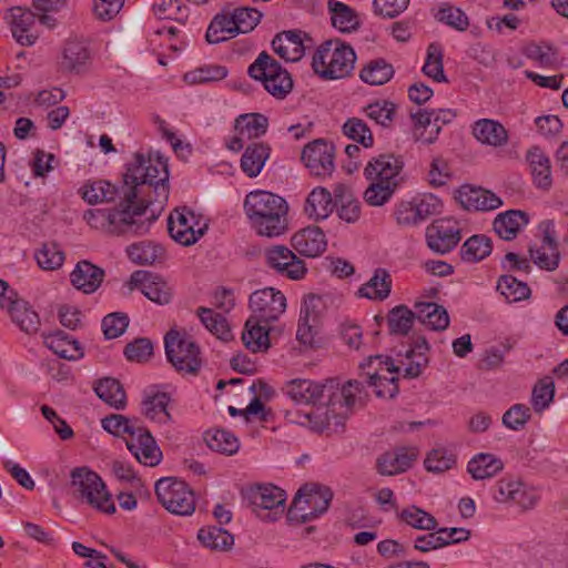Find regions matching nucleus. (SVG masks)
Segmentation results:
<instances>
[{"label":"nucleus","instance_id":"nucleus-1","mask_svg":"<svg viewBox=\"0 0 568 568\" xmlns=\"http://www.w3.org/2000/svg\"><path fill=\"white\" fill-rule=\"evenodd\" d=\"M244 211L251 229L258 236L278 237L288 231V204L277 194L252 191L244 200Z\"/></svg>","mask_w":568,"mask_h":568},{"label":"nucleus","instance_id":"nucleus-2","mask_svg":"<svg viewBox=\"0 0 568 568\" xmlns=\"http://www.w3.org/2000/svg\"><path fill=\"white\" fill-rule=\"evenodd\" d=\"M367 397L363 384L348 381L341 388L333 381V388L327 393L326 406H320L306 415L311 427L316 432H338L355 407L362 406Z\"/></svg>","mask_w":568,"mask_h":568},{"label":"nucleus","instance_id":"nucleus-3","mask_svg":"<svg viewBox=\"0 0 568 568\" xmlns=\"http://www.w3.org/2000/svg\"><path fill=\"white\" fill-rule=\"evenodd\" d=\"M169 170L166 161L160 156H145L144 154L136 153L132 161L128 164L124 174V186L122 187L123 199L128 205L144 204L143 201H138L139 185H149L154 187L156 202H164L169 196Z\"/></svg>","mask_w":568,"mask_h":568},{"label":"nucleus","instance_id":"nucleus-4","mask_svg":"<svg viewBox=\"0 0 568 568\" xmlns=\"http://www.w3.org/2000/svg\"><path fill=\"white\" fill-rule=\"evenodd\" d=\"M120 207V210L91 209L84 212L83 219L92 229L108 234L143 235L149 232L155 216H144L148 204L128 205L122 197Z\"/></svg>","mask_w":568,"mask_h":568},{"label":"nucleus","instance_id":"nucleus-5","mask_svg":"<svg viewBox=\"0 0 568 568\" xmlns=\"http://www.w3.org/2000/svg\"><path fill=\"white\" fill-rule=\"evenodd\" d=\"M354 49L339 39H331L317 47L312 61L314 72L325 80L346 78L354 70Z\"/></svg>","mask_w":568,"mask_h":568},{"label":"nucleus","instance_id":"nucleus-6","mask_svg":"<svg viewBox=\"0 0 568 568\" xmlns=\"http://www.w3.org/2000/svg\"><path fill=\"white\" fill-rule=\"evenodd\" d=\"M70 489L81 503L103 513L113 514L115 505L101 477L87 467L74 468L70 474Z\"/></svg>","mask_w":568,"mask_h":568},{"label":"nucleus","instance_id":"nucleus-7","mask_svg":"<svg viewBox=\"0 0 568 568\" xmlns=\"http://www.w3.org/2000/svg\"><path fill=\"white\" fill-rule=\"evenodd\" d=\"M248 75L263 83L264 89L276 99H284L293 89L290 73L267 52H261L247 69Z\"/></svg>","mask_w":568,"mask_h":568},{"label":"nucleus","instance_id":"nucleus-8","mask_svg":"<svg viewBox=\"0 0 568 568\" xmlns=\"http://www.w3.org/2000/svg\"><path fill=\"white\" fill-rule=\"evenodd\" d=\"M332 498L333 491L326 486L301 488L288 508V518L297 523L310 521L328 509Z\"/></svg>","mask_w":568,"mask_h":568},{"label":"nucleus","instance_id":"nucleus-9","mask_svg":"<svg viewBox=\"0 0 568 568\" xmlns=\"http://www.w3.org/2000/svg\"><path fill=\"white\" fill-rule=\"evenodd\" d=\"M252 511L264 521H275L285 509L286 494L274 485H256L244 493Z\"/></svg>","mask_w":568,"mask_h":568},{"label":"nucleus","instance_id":"nucleus-10","mask_svg":"<svg viewBox=\"0 0 568 568\" xmlns=\"http://www.w3.org/2000/svg\"><path fill=\"white\" fill-rule=\"evenodd\" d=\"M155 494L160 504L172 514L189 516L195 510L194 494L183 480L161 478L155 484Z\"/></svg>","mask_w":568,"mask_h":568},{"label":"nucleus","instance_id":"nucleus-11","mask_svg":"<svg viewBox=\"0 0 568 568\" xmlns=\"http://www.w3.org/2000/svg\"><path fill=\"white\" fill-rule=\"evenodd\" d=\"M165 354L181 372L195 373L201 366L200 348L185 333L171 329L164 337Z\"/></svg>","mask_w":568,"mask_h":568},{"label":"nucleus","instance_id":"nucleus-12","mask_svg":"<svg viewBox=\"0 0 568 568\" xmlns=\"http://www.w3.org/2000/svg\"><path fill=\"white\" fill-rule=\"evenodd\" d=\"M250 318L264 324L276 322L286 310L285 295L274 287L254 291L248 298Z\"/></svg>","mask_w":568,"mask_h":568},{"label":"nucleus","instance_id":"nucleus-13","mask_svg":"<svg viewBox=\"0 0 568 568\" xmlns=\"http://www.w3.org/2000/svg\"><path fill=\"white\" fill-rule=\"evenodd\" d=\"M440 210L442 201L428 193L415 196L410 201L399 202L394 210V216L398 225L415 226L429 216L438 214Z\"/></svg>","mask_w":568,"mask_h":568},{"label":"nucleus","instance_id":"nucleus-14","mask_svg":"<svg viewBox=\"0 0 568 568\" xmlns=\"http://www.w3.org/2000/svg\"><path fill=\"white\" fill-rule=\"evenodd\" d=\"M493 498L497 503L513 504L523 510H529L536 507L540 497L535 488L520 479L504 477L493 487Z\"/></svg>","mask_w":568,"mask_h":568},{"label":"nucleus","instance_id":"nucleus-15","mask_svg":"<svg viewBox=\"0 0 568 568\" xmlns=\"http://www.w3.org/2000/svg\"><path fill=\"white\" fill-rule=\"evenodd\" d=\"M539 229L542 232V237L539 244L529 246V256L539 268L552 272L557 270L560 262L555 223L550 220L544 221Z\"/></svg>","mask_w":568,"mask_h":568},{"label":"nucleus","instance_id":"nucleus-16","mask_svg":"<svg viewBox=\"0 0 568 568\" xmlns=\"http://www.w3.org/2000/svg\"><path fill=\"white\" fill-rule=\"evenodd\" d=\"M302 161L312 175L328 178L335 171V146L323 139L314 140L304 146Z\"/></svg>","mask_w":568,"mask_h":568},{"label":"nucleus","instance_id":"nucleus-17","mask_svg":"<svg viewBox=\"0 0 568 568\" xmlns=\"http://www.w3.org/2000/svg\"><path fill=\"white\" fill-rule=\"evenodd\" d=\"M206 225H200L193 212L182 209L174 210L168 219L170 236L178 243L190 246L205 232Z\"/></svg>","mask_w":568,"mask_h":568},{"label":"nucleus","instance_id":"nucleus-18","mask_svg":"<svg viewBox=\"0 0 568 568\" xmlns=\"http://www.w3.org/2000/svg\"><path fill=\"white\" fill-rule=\"evenodd\" d=\"M264 260L267 267L290 280H301L306 273L304 262L284 245L267 247L264 251Z\"/></svg>","mask_w":568,"mask_h":568},{"label":"nucleus","instance_id":"nucleus-19","mask_svg":"<svg viewBox=\"0 0 568 568\" xmlns=\"http://www.w3.org/2000/svg\"><path fill=\"white\" fill-rule=\"evenodd\" d=\"M333 388V379L325 383L314 382L305 378H296L287 382L283 387L284 394L298 405H316L321 399L327 397Z\"/></svg>","mask_w":568,"mask_h":568},{"label":"nucleus","instance_id":"nucleus-20","mask_svg":"<svg viewBox=\"0 0 568 568\" xmlns=\"http://www.w3.org/2000/svg\"><path fill=\"white\" fill-rule=\"evenodd\" d=\"M460 229L453 220H438L426 230L428 247L439 254L450 252L460 241Z\"/></svg>","mask_w":568,"mask_h":568},{"label":"nucleus","instance_id":"nucleus-21","mask_svg":"<svg viewBox=\"0 0 568 568\" xmlns=\"http://www.w3.org/2000/svg\"><path fill=\"white\" fill-rule=\"evenodd\" d=\"M4 19L10 26L12 37L21 45H33L39 38L36 29V16L29 9L14 7L7 11Z\"/></svg>","mask_w":568,"mask_h":568},{"label":"nucleus","instance_id":"nucleus-22","mask_svg":"<svg viewBox=\"0 0 568 568\" xmlns=\"http://www.w3.org/2000/svg\"><path fill=\"white\" fill-rule=\"evenodd\" d=\"M130 284L140 288L144 296L156 304H169L172 298L171 286L156 274L135 271L131 274Z\"/></svg>","mask_w":568,"mask_h":568},{"label":"nucleus","instance_id":"nucleus-23","mask_svg":"<svg viewBox=\"0 0 568 568\" xmlns=\"http://www.w3.org/2000/svg\"><path fill=\"white\" fill-rule=\"evenodd\" d=\"M90 63L91 52L85 41L70 39L64 43L59 61L62 72L81 74L89 69Z\"/></svg>","mask_w":568,"mask_h":568},{"label":"nucleus","instance_id":"nucleus-24","mask_svg":"<svg viewBox=\"0 0 568 568\" xmlns=\"http://www.w3.org/2000/svg\"><path fill=\"white\" fill-rule=\"evenodd\" d=\"M128 449L145 466H156L162 459V453L151 433L141 427L128 442Z\"/></svg>","mask_w":568,"mask_h":568},{"label":"nucleus","instance_id":"nucleus-25","mask_svg":"<svg viewBox=\"0 0 568 568\" xmlns=\"http://www.w3.org/2000/svg\"><path fill=\"white\" fill-rule=\"evenodd\" d=\"M456 197L468 211H493L503 205L501 199L491 191L471 185H463Z\"/></svg>","mask_w":568,"mask_h":568},{"label":"nucleus","instance_id":"nucleus-26","mask_svg":"<svg viewBox=\"0 0 568 568\" xmlns=\"http://www.w3.org/2000/svg\"><path fill=\"white\" fill-rule=\"evenodd\" d=\"M403 161L393 154H382L368 162L364 175L368 181H378L386 184L399 182Z\"/></svg>","mask_w":568,"mask_h":568},{"label":"nucleus","instance_id":"nucleus-27","mask_svg":"<svg viewBox=\"0 0 568 568\" xmlns=\"http://www.w3.org/2000/svg\"><path fill=\"white\" fill-rule=\"evenodd\" d=\"M326 237L317 226H307L296 232L292 237L294 250L306 257H316L326 250Z\"/></svg>","mask_w":568,"mask_h":568},{"label":"nucleus","instance_id":"nucleus-28","mask_svg":"<svg viewBox=\"0 0 568 568\" xmlns=\"http://www.w3.org/2000/svg\"><path fill=\"white\" fill-rule=\"evenodd\" d=\"M104 278V271L89 261H80L70 274L72 285L85 294L95 292Z\"/></svg>","mask_w":568,"mask_h":568},{"label":"nucleus","instance_id":"nucleus-29","mask_svg":"<svg viewBox=\"0 0 568 568\" xmlns=\"http://www.w3.org/2000/svg\"><path fill=\"white\" fill-rule=\"evenodd\" d=\"M526 160L536 187L549 190L552 185V176L548 155L539 146H531L526 153Z\"/></svg>","mask_w":568,"mask_h":568},{"label":"nucleus","instance_id":"nucleus-30","mask_svg":"<svg viewBox=\"0 0 568 568\" xmlns=\"http://www.w3.org/2000/svg\"><path fill=\"white\" fill-rule=\"evenodd\" d=\"M417 457L414 448H400L383 454L377 459V469L381 475L394 476L406 471Z\"/></svg>","mask_w":568,"mask_h":568},{"label":"nucleus","instance_id":"nucleus-31","mask_svg":"<svg viewBox=\"0 0 568 568\" xmlns=\"http://www.w3.org/2000/svg\"><path fill=\"white\" fill-rule=\"evenodd\" d=\"M170 397L166 393L146 390L141 402V413L151 422L168 424L171 422V414L168 412Z\"/></svg>","mask_w":568,"mask_h":568},{"label":"nucleus","instance_id":"nucleus-32","mask_svg":"<svg viewBox=\"0 0 568 568\" xmlns=\"http://www.w3.org/2000/svg\"><path fill=\"white\" fill-rule=\"evenodd\" d=\"M529 222L528 215L519 210H509L504 213H499L493 223L494 231L497 235L505 240H514L518 233Z\"/></svg>","mask_w":568,"mask_h":568},{"label":"nucleus","instance_id":"nucleus-33","mask_svg":"<svg viewBox=\"0 0 568 568\" xmlns=\"http://www.w3.org/2000/svg\"><path fill=\"white\" fill-rule=\"evenodd\" d=\"M334 207L332 193L323 186H317L307 195L304 211L310 219L321 221L327 219Z\"/></svg>","mask_w":568,"mask_h":568},{"label":"nucleus","instance_id":"nucleus-34","mask_svg":"<svg viewBox=\"0 0 568 568\" xmlns=\"http://www.w3.org/2000/svg\"><path fill=\"white\" fill-rule=\"evenodd\" d=\"M473 134L478 142L490 146H504L508 142V133L503 124L495 120H478L473 129Z\"/></svg>","mask_w":568,"mask_h":568},{"label":"nucleus","instance_id":"nucleus-35","mask_svg":"<svg viewBox=\"0 0 568 568\" xmlns=\"http://www.w3.org/2000/svg\"><path fill=\"white\" fill-rule=\"evenodd\" d=\"M273 50L285 61L295 62L304 55L301 32L284 31L272 41Z\"/></svg>","mask_w":568,"mask_h":568},{"label":"nucleus","instance_id":"nucleus-36","mask_svg":"<svg viewBox=\"0 0 568 568\" xmlns=\"http://www.w3.org/2000/svg\"><path fill=\"white\" fill-rule=\"evenodd\" d=\"M43 343L61 358L77 361L83 356L79 342L61 331L44 335Z\"/></svg>","mask_w":568,"mask_h":568},{"label":"nucleus","instance_id":"nucleus-37","mask_svg":"<svg viewBox=\"0 0 568 568\" xmlns=\"http://www.w3.org/2000/svg\"><path fill=\"white\" fill-rule=\"evenodd\" d=\"M236 34L237 32L233 10L224 9L211 21L205 34V39L209 43L216 44L226 41Z\"/></svg>","mask_w":568,"mask_h":568},{"label":"nucleus","instance_id":"nucleus-38","mask_svg":"<svg viewBox=\"0 0 568 568\" xmlns=\"http://www.w3.org/2000/svg\"><path fill=\"white\" fill-rule=\"evenodd\" d=\"M392 283L389 272L386 268L378 267L373 276L359 287L358 294L369 300L384 301L390 294Z\"/></svg>","mask_w":568,"mask_h":568},{"label":"nucleus","instance_id":"nucleus-39","mask_svg":"<svg viewBox=\"0 0 568 568\" xmlns=\"http://www.w3.org/2000/svg\"><path fill=\"white\" fill-rule=\"evenodd\" d=\"M416 317L426 327L434 331H444L449 325L447 311L436 303L419 302L415 304Z\"/></svg>","mask_w":568,"mask_h":568},{"label":"nucleus","instance_id":"nucleus-40","mask_svg":"<svg viewBox=\"0 0 568 568\" xmlns=\"http://www.w3.org/2000/svg\"><path fill=\"white\" fill-rule=\"evenodd\" d=\"M504 468L503 462L493 454L479 453L467 465V471L475 480L491 478Z\"/></svg>","mask_w":568,"mask_h":568},{"label":"nucleus","instance_id":"nucleus-41","mask_svg":"<svg viewBox=\"0 0 568 568\" xmlns=\"http://www.w3.org/2000/svg\"><path fill=\"white\" fill-rule=\"evenodd\" d=\"M79 193L87 203L94 205L112 202L119 195V190L105 180H98L83 184Z\"/></svg>","mask_w":568,"mask_h":568},{"label":"nucleus","instance_id":"nucleus-42","mask_svg":"<svg viewBox=\"0 0 568 568\" xmlns=\"http://www.w3.org/2000/svg\"><path fill=\"white\" fill-rule=\"evenodd\" d=\"M270 148L261 142L248 145L241 158L243 172L250 178L257 176L270 158Z\"/></svg>","mask_w":568,"mask_h":568},{"label":"nucleus","instance_id":"nucleus-43","mask_svg":"<svg viewBox=\"0 0 568 568\" xmlns=\"http://www.w3.org/2000/svg\"><path fill=\"white\" fill-rule=\"evenodd\" d=\"M244 345L252 352H264L270 347L268 324L247 318L242 334Z\"/></svg>","mask_w":568,"mask_h":568},{"label":"nucleus","instance_id":"nucleus-44","mask_svg":"<svg viewBox=\"0 0 568 568\" xmlns=\"http://www.w3.org/2000/svg\"><path fill=\"white\" fill-rule=\"evenodd\" d=\"M327 6L332 24L336 29L343 33H349L358 29V17L351 7L337 0H328Z\"/></svg>","mask_w":568,"mask_h":568},{"label":"nucleus","instance_id":"nucleus-45","mask_svg":"<svg viewBox=\"0 0 568 568\" xmlns=\"http://www.w3.org/2000/svg\"><path fill=\"white\" fill-rule=\"evenodd\" d=\"M268 128V119L262 113H245L235 119L234 129L241 136L257 139Z\"/></svg>","mask_w":568,"mask_h":568},{"label":"nucleus","instance_id":"nucleus-46","mask_svg":"<svg viewBox=\"0 0 568 568\" xmlns=\"http://www.w3.org/2000/svg\"><path fill=\"white\" fill-rule=\"evenodd\" d=\"M394 68L385 59L368 61L361 70L359 78L369 85H383L394 75Z\"/></svg>","mask_w":568,"mask_h":568},{"label":"nucleus","instance_id":"nucleus-47","mask_svg":"<svg viewBox=\"0 0 568 568\" xmlns=\"http://www.w3.org/2000/svg\"><path fill=\"white\" fill-rule=\"evenodd\" d=\"M491 250V240L484 234H476L464 242L459 254L464 262L476 263L486 258Z\"/></svg>","mask_w":568,"mask_h":568},{"label":"nucleus","instance_id":"nucleus-48","mask_svg":"<svg viewBox=\"0 0 568 568\" xmlns=\"http://www.w3.org/2000/svg\"><path fill=\"white\" fill-rule=\"evenodd\" d=\"M94 392L99 398L111 407L115 409L125 407L126 395L122 385L116 379L111 377L100 379L94 386Z\"/></svg>","mask_w":568,"mask_h":568},{"label":"nucleus","instance_id":"nucleus-49","mask_svg":"<svg viewBox=\"0 0 568 568\" xmlns=\"http://www.w3.org/2000/svg\"><path fill=\"white\" fill-rule=\"evenodd\" d=\"M204 440L212 450L227 456L234 455L240 448L237 437L226 429L207 430Z\"/></svg>","mask_w":568,"mask_h":568},{"label":"nucleus","instance_id":"nucleus-50","mask_svg":"<svg viewBox=\"0 0 568 568\" xmlns=\"http://www.w3.org/2000/svg\"><path fill=\"white\" fill-rule=\"evenodd\" d=\"M197 539L204 547L212 550H229L234 544L233 536L227 530L216 526L201 528L197 532Z\"/></svg>","mask_w":568,"mask_h":568},{"label":"nucleus","instance_id":"nucleus-51","mask_svg":"<svg viewBox=\"0 0 568 568\" xmlns=\"http://www.w3.org/2000/svg\"><path fill=\"white\" fill-rule=\"evenodd\" d=\"M412 118L413 120H417L419 123L430 125L433 129V136H429L427 140L436 141L442 126L450 123L456 118V113L450 109H440L437 111L420 110L413 114Z\"/></svg>","mask_w":568,"mask_h":568},{"label":"nucleus","instance_id":"nucleus-52","mask_svg":"<svg viewBox=\"0 0 568 568\" xmlns=\"http://www.w3.org/2000/svg\"><path fill=\"white\" fill-rule=\"evenodd\" d=\"M12 321L26 333H36L40 327L39 315L24 301H14L9 307Z\"/></svg>","mask_w":568,"mask_h":568},{"label":"nucleus","instance_id":"nucleus-53","mask_svg":"<svg viewBox=\"0 0 568 568\" xmlns=\"http://www.w3.org/2000/svg\"><path fill=\"white\" fill-rule=\"evenodd\" d=\"M152 12L158 19L174 20L179 23H185L190 11L187 6L180 0H154Z\"/></svg>","mask_w":568,"mask_h":568},{"label":"nucleus","instance_id":"nucleus-54","mask_svg":"<svg viewBox=\"0 0 568 568\" xmlns=\"http://www.w3.org/2000/svg\"><path fill=\"white\" fill-rule=\"evenodd\" d=\"M34 258L41 270L55 271L63 265L65 255L57 243L50 242L43 243L41 247L34 252Z\"/></svg>","mask_w":568,"mask_h":568},{"label":"nucleus","instance_id":"nucleus-55","mask_svg":"<svg viewBox=\"0 0 568 568\" xmlns=\"http://www.w3.org/2000/svg\"><path fill=\"white\" fill-rule=\"evenodd\" d=\"M397 516L406 525L419 530H436L438 526L434 516L415 505L404 508Z\"/></svg>","mask_w":568,"mask_h":568},{"label":"nucleus","instance_id":"nucleus-56","mask_svg":"<svg viewBox=\"0 0 568 568\" xmlns=\"http://www.w3.org/2000/svg\"><path fill=\"white\" fill-rule=\"evenodd\" d=\"M497 290L509 303H516L529 298L530 288L513 275H501L497 282Z\"/></svg>","mask_w":568,"mask_h":568},{"label":"nucleus","instance_id":"nucleus-57","mask_svg":"<svg viewBox=\"0 0 568 568\" xmlns=\"http://www.w3.org/2000/svg\"><path fill=\"white\" fill-rule=\"evenodd\" d=\"M197 315L202 324L217 338L229 341L232 337L231 329L225 317L211 308L200 307Z\"/></svg>","mask_w":568,"mask_h":568},{"label":"nucleus","instance_id":"nucleus-58","mask_svg":"<svg viewBox=\"0 0 568 568\" xmlns=\"http://www.w3.org/2000/svg\"><path fill=\"white\" fill-rule=\"evenodd\" d=\"M438 22L445 23L457 31H465L469 26V19L458 7L450 3H443L434 14Z\"/></svg>","mask_w":568,"mask_h":568},{"label":"nucleus","instance_id":"nucleus-59","mask_svg":"<svg viewBox=\"0 0 568 568\" xmlns=\"http://www.w3.org/2000/svg\"><path fill=\"white\" fill-rule=\"evenodd\" d=\"M415 318H417L416 312L414 313L406 305L395 306L387 316L390 333L406 335L412 328Z\"/></svg>","mask_w":568,"mask_h":568},{"label":"nucleus","instance_id":"nucleus-60","mask_svg":"<svg viewBox=\"0 0 568 568\" xmlns=\"http://www.w3.org/2000/svg\"><path fill=\"white\" fill-rule=\"evenodd\" d=\"M365 378L368 386L374 388L376 396L378 397H394L398 392L396 376L388 377L385 374H381L376 368L374 372L367 371L365 373Z\"/></svg>","mask_w":568,"mask_h":568},{"label":"nucleus","instance_id":"nucleus-61","mask_svg":"<svg viewBox=\"0 0 568 568\" xmlns=\"http://www.w3.org/2000/svg\"><path fill=\"white\" fill-rule=\"evenodd\" d=\"M399 182L386 184L378 181H371V184L364 192V200L371 206H383L394 195Z\"/></svg>","mask_w":568,"mask_h":568},{"label":"nucleus","instance_id":"nucleus-62","mask_svg":"<svg viewBox=\"0 0 568 568\" xmlns=\"http://www.w3.org/2000/svg\"><path fill=\"white\" fill-rule=\"evenodd\" d=\"M128 255L136 264H153L163 255V248L151 242H140L128 247Z\"/></svg>","mask_w":568,"mask_h":568},{"label":"nucleus","instance_id":"nucleus-63","mask_svg":"<svg viewBox=\"0 0 568 568\" xmlns=\"http://www.w3.org/2000/svg\"><path fill=\"white\" fill-rule=\"evenodd\" d=\"M227 75V69L223 65L211 64L186 72L183 77L189 84H202L221 81Z\"/></svg>","mask_w":568,"mask_h":568},{"label":"nucleus","instance_id":"nucleus-64","mask_svg":"<svg viewBox=\"0 0 568 568\" xmlns=\"http://www.w3.org/2000/svg\"><path fill=\"white\" fill-rule=\"evenodd\" d=\"M555 384L551 377L541 378L532 388L531 405L537 413H542L554 400Z\"/></svg>","mask_w":568,"mask_h":568}]
</instances>
